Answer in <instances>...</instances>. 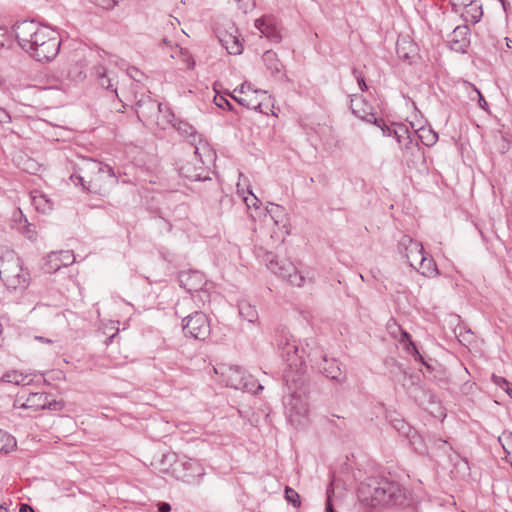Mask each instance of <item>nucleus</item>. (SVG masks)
<instances>
[{
  "label": "nucleus",
  "mask_w": 512,
  "mask_h": 512,
  "mask_svg": "<svg viewBox=\"0 0 512 512\" xmlns=\"http://www.w3.org/2000/svg\"><path fill=\"white\" fill-rule=\"evenodd\" d=\"M70 179L75 185H81L83 190L101 196L108 194L118 183L113 168L94 159H83Z\"/></svg>",
  "instance_id": "obj_1"
},
{
  "label": "nucleus",
  "mask_w": 512,
  "mask_h": 512,
  "mask_svg": "<svg viewBox=\"0 0 512 512\" xmlns=\"http://www.w3.org/2000/svg\"><path fill=\"white\" fill-rule=\"evenodd\" d=\"M358 499L370 506L401 505L405 491L401 485L385 477H368L357 490Z\"/></svg>",
  "instance_id": "obj_2"
},
{
  "label": "nucleus",
  "mask_w": 512,
  "mask_h": 512,
  "mask_svg": "<svg viewBox=\"0 0 512 512\" xmlns=\"http://www.w3.org/2000/svg\"><path fill=\"white\" fill-rule=\"evenodd\" d=\"M275 343L281 358L287 363L291 371L303 374L306 370V349L299 350V345L294 337L286 330L277 331Z\"/></svg>",
  "instance_id": "obj_3"
},
{
  "label": "nucleus",
  "mask_w": 512,
  "mask_h": 512,
  "mask_svg": "<svg viewBox=\"0 0 512 512\" xmlns=\"http://www.w3.org/2000/svg\"><path fill=\"white\" fill-rule=\"evenodd\" d=\"M214 372L220 376V382L227 387L245 392L257 394L263 390V386L250 374H247L241 367L231 364H219L214 367Z\"/></svg>",
  "instance_id": "obj_4"
},
{
  "label": "nucleus",
  "mask_w": 512,
  "mask_h": 512,
  "mask_svg": "<svg viewBox=\"0 0 512 512\" xmlns=\"http://www.w3.org/2000/svg\"><path fill=\"white\" fill-rule=\"evenodd\" d=\"M60 44L58 32L47 25H42L28 54L38 62H49L58 55Z\"/></svg>",
  "instance_id": "obj_5"
},
{
  "label": "nucleus",
  "mask_w": 512,
  "mask_h": 512,
  "mask_svg": "<svg viewBox=\"0 0 512 512\" xmlns=\"http://www.w3.org/2000/svg\"><path fill=\"white\" fill-rule=\"evenodd\" d=\"M196 163L186 162L179 168V174L191 181L209 180V172L206 165L214 160V154L206 143L200 141V146L194 147Z\"/></svg>",
  "instance_id": "obj_6"
},
{
  "label": "nucleus",
  "mask_w": 512,
  "mask_h": 512,
  "mask_svg": "<svg viewBox=\"0 0 512 512\" xmlns=\"http://www.w3.org/2000/svg\"><path fill=\"white\" fill-rule=\"evenodd\" d=\"M0 278L9 289L27 286L21 259L13 251H6L0 257Z\"/></svg>",
  "instance_id": "obj_7"
},
{
  "label": "nucleus",
  "mask_w": 512,
  "mask_h": 512,
  "mask_svg": "<svg viewBox=\"0 0 512 512\" xmlns=\"http://www.w3.org/2000/svg\"><path fill=\"white\" fill-rule=\"evenodd\" d=\"M264 261L267 268L275 275L287 280L291 285L300 287L305 278L296 270L294 264L288 260H279L276 255L269 252L265 255Z\"/></svg>",
  "instance_id": "obj_8"
},
{
  "label": "nucleus",
  "mask_w": 512,
  "mask_h": 512,
  "mask_svg": "<svg viewBox=\"0 0 512 512\" xmlns=\"http://www.w3.org/2000/svg\"><path fill=\"white\" fill-rule=\"evenodd\" d=\"M41 27L42 24L33 20L18 21L12 26V34L15 40L27 54L36 41Z\"/></svg>",
  "instance_id": "obj_9"
},
{
  "label": "nucleus",
  "mask_w": 512,
  "mask_h": 512,
  "mask_svg": "<svg viewBox=\"0 0 512 512\" xmlns=\"http://www.w3.org/2000/svg\"><path fill=\"white\" fill-rule=\"evenodd\" d=\"M284 405L289 422L295 427L303 425L309 411L306 396L294 392L284 401Z\"/></svg>",
  "instance_id": "obj_10"
},
{
  "label": "nucleus",
  "mask_w": 512,
  "mask_h": 512,
  "mask_svg": "<svg viewBox=\"0 0 512 512\" xmlns=\"http://www.w3.org/2000/svg\"><path fill=\"white\" fill-rule=\"evenodd\" d=\"M182 330L186 337L205 340L210 334V323L203 312L196 311L183 319Z\"/></svg>",
  "instance_id": "obj_11"
},
{
  "label": "nucleus",
  "mask_w": 512,
  "mask_h": 512,
  "mask_svg": "<svg viewBox=\"0 0 512 512\" xmlns=\"http://www.w3.org/2000/svg\"><path fill=\"white\" fill-rule=\"evenodd\" d=\"M352 113L369 123H374L381 128L385 136H390V127H388L383 119H378L373 113V108L361 96L353 95L350 101Z\"/></svg>",
  "instance_id": "obj_12"
},
{
  "label": "nucleus",
  "mask_w": 512,
  "mask_h": 512,
  "mask_svg": "<svg viewBox=\"0 0 512 512\" xmlns=\"http://www.w3.org/2000/svg\"><path fill=\"white\" fill-rule=\"evenodd\" d=\"M392 133L400 144L404 157H407L408 155L412 157L423 156V152L421 151L418 141L411 137L406 125L394 124L393 128H390V135H392Z\"/></svg>",
  "instance_id": "obj_13"
},
{
  "label": "nucleus",
  "mask_w": 512,
  "mask_h": 512,
  "mask_svg": "<svg viewBox=\"0 0 512 512\" xmlns=\"http://www.w3.org/2000/svg\"><path fill=\"white\" fill-rule=\"evenodd\" d=\"M64 407L62 401L56 400L51 394L45 392L30 393L21 408L38 410L60 411Z\"/></svg>",
  "instance_id": "obj_14"
},
{
  "label": "nucleus",
  "mask_w": 512,
  "mask_h": 512,
  "mask_svg": "<svg viewBox=\"0 0 512 512\" xmlns=\"http://www.w3.org/2000/svg\"><path fill=\"white\" fill-rule=\"evenodd\" d=\"M398 251L413 268H417L418 260L423 261L424 249L422 244L408 235H403L398 241Z\"/></svg>",
  "instance_id": "obj_15"
},
{
  "label": "nucleus",
  "mask_w": 512,
  "mask_h": 512,
  "mask_svg": "<svg viewBox=\"0 0 512 512\" xmlns=\"http://www.w3.org/2000/svg\"><path fill=\"white\" fill-rule=\"evenodd\" d=\"M174 472L177 478L187 483H194L204 475V469L195 459H187L176 463Z\"/></svg>",
  "instance_id": "obj_16"
},
{
  "label": "nucleus",
  "mask_w": 512,
  "mask_h": 512,
  "mask_svg": "<svg viewBox=\"0 0 512 512\" xmlns=\"http://www.w3.org/2000/svg\"><path fill=\"white\" fill-rule=\"evenodd\" d=\"M255 28L259 30L262 36H265L272 42H280L282 39L277 21L272 16H264L255 20Z\"/></svg>",
  "instance_id": "obj_17"
},
{
  "label": "nucleus",
  "mask_w": 512,
  "mask_h": 512,
  "mask_svg": "<svg viewBox=\"0 0 512 512\" xmlns=\"http://www.w3.org/2000/svg\"><path fill=\"white\" fill-rule=\"evenodd\" d=\"M470 29L467 25H460L454 28L450 34L449 47L458 53H465L470 44Z\"/></svg>",
  "instance_id": "obj_18"
},
{
  "label": "nucleus",
  "mask_w": 512,
  "mask_h": 512,
  "mask_svg": "<svg viewBox=\"0 0 512 512\" xmlns=\"http://www.w3.org/2000/svg\"><path fill=\"white\" fill-rule=\"evenodd\" d=\"M75 261V256L71 251L52 252L48 255L46 271L51 273L68 266Z\"/></svg>",
  "instance_id": "obj_19"
},
{
  "label": "nucleus",
  "mask_w": 512,
  "mask_h": 512,
  "mask_svg": "<svg viewBox=\"0 0 512 512\" xmlns=\"http://www.w3.org/2000/svg\"><path fill=\"white\" fill-rule=\"evenodd\" d=\"M164 117L167 119V123L171 124L181 135L191 137V145L194 147L196 146L194 143L196 141L197 135L193 126L185 121L177 119L175 115L167 108H165Z\"/></svg>",
  "instance_id": "obj_20"
},
{
  "label": "nucleus",
  "mask_w": 512,
  "mask_h": 512,
  "mask_svg": "<svg viewBox=\"0 0 512 512\" xmlns=\"http://www.w3.org/2000/svg\"><path fill=\"white\" fill-rule=\"evenodd\" d=\"M321 363L318 364V368L321 370V372L327 377L332 380H335L339 383L344 382L345 375L341 371V368L339 366V363L336 360H328L326 356H321Z\"/></svg>",
  "instance_id": "obj_21"
},
{
  "label": "nucleus",
  "mask_w": 512,
  "mask_h": 512,
  "mask_svg": "<svg viewBox=\"0 0 512 512\" xmlns=\"http://www.w3.org/2000/svg\"><path fill=\"white\" fill-rule=\"evenodd\" d=\"M219 41L222 46L231 55H239L242 53L243 46L239 37L233 32H226L223 35H219Z\"/></svg>",
  "instance_id": "obj_22"
},
{
  "label": "nucleus",
  "mask_w": 512,
  "mask_h": 512,
  "mask_svg": "<svg viewBox=\"0 0 512 512\" xmlns=\"http://www.w3.org/2000/svg\"><path fill=\"white\" fill-rule=\"evenodd\" d=\"M180 283L187 291H198L204 283L203 276L196 271L185 272L180 275Z\"/></svg>",
  "instance_id": "obj_23"
},
{
  "label": "nucleus",
  "mask_w": 512,
  "mask_h": 512,
  "mask_svg": "<svg viewBox=\"0 0 512 512\" xmlns=\"http://www.w3.org/2000/svg\"><path fill=\"white\" fill-rule=\"evenodd\" d=\"M262 60L266 69L272 75L282 74L284 66L282 62L279 60L278 55L274 51L267 50L266 52H264Z\"/></svg>",
  "instance_id": "obj_24"
},
{
  "label": "nucleus",
  "mask_w": 512,
  "mask_h": 512,
  "mask_svg": "<svg viewBox=\"0 0 512 512\" xmlns=\"http://www.w3.org/2000/svg\"><path fill=\"white\" fill-rule=\"evenodd\" d=\"M410 445L420 455H426L429 453V441L420 435L417 431L413 430L410 434H407Z\"/></svg>",
  "instance_id": "obj_25"
},
{
  "label": "nucleus",
  "mask_w": 512,
  "mask_h": 512,
  "mask_svg": "<svg viewBox=\"0 0 512 512\" xmlns=\"http://www.w3.org/2000/svg\"><path fill=\"white\" fill-rule=\"evenodd\" d=\"M92 74L97 78L99 84L106 90H111L117 93L113 84V78L107 74V69L102 65H96L92 69Z\"/></svg>",
  "instance_id": "obj_26"
},
{
  "label": "nucleus",
  "mask_w": 512,
  "mask_h": 512,
  "mask_svg": "<svg viewBox=\"0 0 512 512\" xmlns=\"http://www.w3.org/2000/svg\"><path fill=\"white\" fill-rule=\"evenodd\" d=\"M239 315L249 323H255L258 320V311L254 305L246 300L238 303Z\"/></svg>",
  "instance_id": "obj_27"
},
{
  "label": "nucleus",
  "mask_w": 512,
  "mask_h": 512,
  "mask_svg": "<svg viewBox=\"0 0 512 512\" xmlns=\"http://www.w3.org/2000/svg\"><path fill=\"white\" fill-rule=\"evenodd\" d=\"M254 93H257V91H254ZM243 96H237L236 93H230L229 96L234 99L236 102H238L240 105L248 108L253 109L255 111H262L261 110V102H257L254 99L253 92L251 93H245L242 94Z\"/></svg>",
  "instance_id": "obj_28"
},
{
  "label": "nucleus",
  "mask_w": 512,
  "mask_h": 512,
  "mask_svg": "<svg viewBox=\"0 0 512 512\" xmlns=\"http://www.w3.org/2000/svg\"><path fill=\"white\" fill-rule=\"evenodd\" d=\"M415 133L422 144L427 147L433 146L438 140V134L430 127H419Z\"/></svg>",
  "instance_id": "obj_29"
},
{
  "label": "nucleus",
  "mask_w": 512,
  "mask_h": 512,
  "mask_svg": "<svg viewBox=\"0 0 512 512\" xmlns=\"http://www.w3.org/2000/svg\"><path fill=\"white\" fill-rule=\"evenodd\" d=\"M416 269L426 277H432L438 274L435 261L432 258H427L425 253L423 254V261L418 260Z\"/></svg>",
  "instance_id": "obj_30"
},
{
  "label": "nucleus",
  "mask_w": 512,
  "mask_h": 512,
  "mask_svg": "<svg viewBox=\"0 0 512 512\" xmlns=\"http://www.w3.org/2000/svg\"><path fill=\"white\" fill-rule=\"evenodd\" d=\"M17 447V441L14 436L0 429V453H10Z\"/></svg>",
  "instance_id": "obj_31"
},
{
  "label": "nucleus",
  "mask_w": 512,
  "mask_h": 512,
  "mask_svg": "<svg viewBox=\"0 0 512 512\" xmlns=\"http://www.w3.org/2000/svg\"><path fill=\"white\" fill-rule=\"evenodd\" d=\"M266 216H269L275 225H279L283 222L285 212L280 205L269 203L266 207Z\"/></svg>",
  "instance_id": "obj_32"
},
{
  "label": "nucleus",
  "mask_w": 512,
  "mask_h": 512,
  "mask_svg": "<svg viewBox=\"0 0 512 512\" xmlns=\"http://www.w3.org/2000/svg\"><path fill=\"white\" fill-rule=\"evenodd\" d=\"M28 376L24 375L23 373L13 370L6 372L2 377L1 380L5 383H12L15 385H26L29 383L27 381Z\"/></svg>",
  "instance_id": "obj_33"
},
{
  "label": "nucleus",
  "mask_w": 512,
  "mask_h": 512,
  "mask_svg": "<svg viewBox=\"0 0 512 512\" xmlns=\"http://www.w3.org/2000/svg\"><path fill=\"white\" fill-rule=\"evenodd\" d=\"M401 342L405 350L414 357L415 361L422 360V354L418 351L415 343L411 340V336L406 331H402Z\"/></svg>",
  "instance_id": "obj_34"
},
{
  "label": "nucleus",
  "mask_w": 512,
  "mask_h": 512,
  "mask_svg": "<svg viewBox=\"0 0 512 512\" xmlns=\"http://www.w3.org/2000/svg\"><path fill=\"white\" fill-rule=\"evenodd\" d=\"M32 203L38 211L46 212L51 209V203L43 194L33 195Z\"/></svg>",
  "instance_id": "obj_35"
},
{
  "label": "nucleus",
  "mask_w": 512,
  "mask_h": 512,
  "mask_svg": "<svg viewBox=\"0 0 512 512\" xmlns=\"http://www.w3.org/2000/svg\"><path fill=\"white\" fill-rule=\"evenodd\" d=\"M493 383L503 389L512 398V383L502 376L492 375Z\"/></svg>",
  "instance_id": "obj_36"
},
{
  "label": "nucleus",
  "mask_w": 512,
  "mask_h": 512,
  "mask_svg": "<svg viewBox=\"0 0 512 512\" xmlns=\"http://www.w3.org/2000/svg\"><path fill=\"white\" fill-rule=\"evenodd\" d=\"M285 499L288 503L292 504L293 507L297 508L300 506V496L299 494L292 488L286 486L285 488Z\"/></svg>",
  "instance_id": "obj_37"
},
{
  "label": "nucleus",
  "mask_w": 512,
  "mask_h": 512,
  "mask_svg": "<svg viewBox=\"0 0 512 512\" xmlns=\"http://www.w3.org/2000/svg\"><path fill=\"white\" fill-rule=\"evenodd\" d=\"M12 45V36L6 26H0V47L9 48Z\"/></svg>",
  "instance_id": "obj_38"
},
{
  "label": "nucleus",
  "mask_w": 512,
  "mask_h": 512,
  "mask_svg": "<svg viewBox=\"0 0 512 512\" xmlns=\"http://www.w3.org/2000/svg\"><path fill=\"white\" fill-rule=\"evenodd\" d=\"M418 362H420L424 367V369L421 368L420 371L425 377H430V375L436 370L435 364H437V362L433 361L432 359L426 360L422 356V360H418Z\"/></svg>",
  "instance_id": "obj_39"
},
{
  "label": "nucleus",
  "mask_w": 512,
  "mask_h": 512,
  "mask_svg": "<svg viewBox=\"0 0 512 512\" xmlns=\"http://www.w3.org/2000/svg\"><path fill=\"white\" fill-rule=\"evenodd\" d=\"M428 441H429V450L431 448H437V449H443V450L445 448L451 449V447L449 446L447 441H445V440H443L441 438L429 437Z\"/></svg>",
  "instance_id": "obj_40"
},
{
  "label": "nucleus",
  "mask_w": 512,
  "mask_h": 512,
  "mask_svg": "<svg viewBox=\"0 0 512 512\" xmlns=\"http://www.w3.org/2000/svg\"><path fill=\"white\" fill-rule=\"evenodd\" d=\"M96 5L102 7L106 10H111L115 8L116 6L120 5L121 2H124L125 0H93Z\"/></svg>",
  "instance_id": "obj_41"
},
{
  "label": "nucleus",
  "mask_w": 512,
  "mask_h": 512,
  "mask_svg": "<svg viewBox=\"0 0 512 512\" xmlns=\"http://www.w3.org/2000/svg\"><path fill=\"white\" fill-rule=\"evenodd\" d=\"M214 103L217 107H219L221 109L232 110V108H233L230 101L226 98V96H223V95H219V94L215 95Z\"/></svg>",
  "instance_id": "obj_42"
},
{
  "label": "nucleus",
  "mask_w": 512,
  "mask_h": 512,
  "mask_svg": "<svg viewBox=\"0 0 512 512\" xmlns=\"http://www.w3.org/2000/svg\"><path fill=\"white\" fill-rule=\"evenodd\" d=\"M504 443H502L503 449L506 452L507 460L512 457V433L504 434Z\"/></svg>",
  "instance_id": "obj_43"
},
{
  "label": "nucleus",
  "mask_w": 512,
  "mask_h": 512,
  "mask_svg": "<svg viewBox=\"0 0 512 512\" xmlns=\"http://www.w3.org/2000/svg\"><path fill=\"white\" fill-rule=\"evenodd\" d=\"M250 197H244V202L246 203L248 208L254 207L256 209L259 208L261 201L252 193V191H249Z\"/></svg>",
  "instance_id": "obj_44"
},
{
  "label": "nucleus",
  "mask_w": 512,
  "mask_h": 512,
  "mask_svg": "<svg viewBox=\"0 0 512 512\" xmlns=\"http://www.w3.org/2000/svg\"><path fill=\"white\" fill-rule=\"evenodd\" d=\"M127 74L129 75L130 78H132L134 81L136 82H141L142 81V78H143V73L140 72L137 68L135 67H130L127 69Z\"/></svg>",
  "instance_id": "obj_45"
},
{
  "label": "nucleus",
  "mask_w": 512,
  "mask_h": 512,
  "mask_svg": "<svg viewBox=\"0 0 512 512\" xmlns=\"http://www.w3.org/2000/svg\"><path fill=\"white\" fill-rule=\"evenodd\" d=\"M352 73H353L354 77L356 78V80L358 82L360 90L361 91L367 90L366 82L364 80V77L361 75V73L358 72L357 69H353Z\"/></svg>",
  "instance_id": "obj_46"
},
{
  "label": "nucleus",
  "mask_w": 512,
  "mask_h": 512,
  "mask_svg": "<svg viewBox=\"0 0 512 512\" xmlns=\"http://www.w3.org/2000/svg\"><path fill=\"white\" fill-rule=\"evenodd\" d=\"M12 121V118L9 114V112L4 109L3 107H0V124L4 125V124H9L11 123Z\"/></svg>",
  "instance_id": "obj_47"
},
{
  "label": "nucleus",
  "mask_w": 512,
  "mask_h": 512,
  "mask_svg": "<svg viewBox=\"0 0 512 512\" xmlns=\"http://www.w3.org/2000/svg\"><path fill=\"white\" fill-rule=\"evenodd\" d=\"M25 234V236L30 240V241H35L36 240V231L34 229V226L31 225V224H27L25 226V230L23 232Z\"/></svg>",
  "instance_id": "obj_48"
},
{
  "label": "nucleus",
  "mask_w": 512,
  "mask_h": 512,
  "mask_svg": "<svg viewBox=\"0 0 512 512\" xmlns=\"http://www.w3.org/2000/svg\"><path fill=\"white\" fill-rule=\"evenodd\" d=\"M395 428L404 433L406 436L408 433L410 434L413 431L412 428L404 421H398V423L395 424Z\"/></svg>",
  "instance_id": "obj_49"
},
{
  "label": "nucleus",
  "mask_w": 512,
  "mask_h": 512,
  "mask_svg": "<svg viewBox=\"0 0 512 512\" xmlns=\"http://www.w3.org/2000/svg\"><path fill=\"white\" fill-rule=\"evenodd\" d=\"M326 512H334L331 505V488L327 489Z\"/></svg>",
  "instance_id": "obj_50"
},
{
  "label": "nucleus",
  "mask_w": 512,
  "mask_h": 512,
  "mask_svg": "<svg viewBox=\"0 0 512 512\" xmlns=\"http://www.w3.org/2000/svg\"><path fill=\"white\" fill-rule=\"evenodd\" d=\"M171 505L167 502H160L158 505V511L159 512H170Z\"/></svg>",
  "instance_id": "obj_51"
},
{
  "label": "nucleus",
  "mask_w": 512,
  "mask_h": 512,
  "mask_svg": "<svg viewBox=\"0 0 512 512\" xmlns=\"http://www.w3.org/2000/svg\"><path fill=\"white\" fill-rule=\"evenodd\" d=\"M249 91H250V84L244 83L240 86L239 89H235L233 92L234 93L239 92L240 94H245V93H249Z\"/></svg>",
  "instance_id": "obj_52"
},
{
  "label": "nucleus",
  "mask_w": 512,
  "mask_h": 512,
  "mask_svg": "<svg viewBox=\"0 0 512 512\" xmlns=\"http://www.w3.org/2000/svg\"><path fill=\"white\" fill-rule=\"evenodd\" d=\"M476 92H477V95H478V98H479V105H480V107L483 108L484 110H486L487 107H488L487 101L484 99V97L482 96V94L478 90H476Z\"/></svg>",
  "instance_id": "obj_53"
},
{
  "label": "nucleus",
  "mask_w": 512,
  "mask_h": 512,
  "mask_svg": "<svg viewBox=\"0 0 512 512\" xmlns=\"http://www.w3.org/2000/svg\"><path fill=\"white\" fill-rule=\"evenodd\" d=\"M19 512H35L34 509L27 503L20 505Z\"/></svg>",
  "instance_id": "obj_54"
},
{
  "label": "nucleus",
  "mask_w": 512,
  "mask_h": 512,
  "mask_svg": "<svg viewBox=\"0 0 512 512\" xmlns=\"http://www.w3.org/2000/svg\"><path fill=\"white\" fill-rule=\"evenodd\" d=\"M36 165L37 164L34 161L28 160L27 166H25L23 169L32 172L35 169Z\"/></svg>",
  "instance_id": "obj_55"
},
{
  "label": "nucleus",
  "mask_w": 512,
  "mask_h": 512,
  "mask_svg": "<svg viewBox=\"0 0 512 512\" xmlns=\"http://www.w3.org/2000/svg\"><path fill=\"white\" fill-rule=\"evenodd\" d=\"M315 355H316V352H313V354H312L311 351H309V352L306 351V354L304 356H305V359L308 358L310 362H314L316 360Z\"/></svg>",
  "instance_id": "obj_56"
},
{
  "label": "nucleus",
  "mask_w": 512,
  "mask_h": 512,
  "mask_svg": "<svg viewBox=\"0 0 512 512\" xmlns=\"http://www.w3.org/2000/svg\"><path fill=\"white\" fill-rule=\"evenodd\" d=\"M398 55L402 59H409V52L407 51H397Z\"/></svg>",
  "instance_id": "obj_57"
},
{
  "label": "nucleus",
  "mask_w": 512,
  "mask_h": 512,
  "mask_svg": "<svg viewBox=\"0 0 512 512\" xmlns=\"http://www.w3.org/2000/svg\"><path fill=\"white\" fill-rule=\"evenodd\" d=\"M35 339L46 342V343H52V340L44 338V337H40V336H36Z\"/></svg>",
  "instance_id": "obj_58"
},
{
  "label": "nucleus",
  "mask_w": 512,
  "mask_h": 512,
  "mask_svg": "<svg viewBox=\"0 0 512 512\" xmlns=\"http://www.w3.org/2000/svg\"><path fill=\"white\" fill-rule=\"evenodd\" d=\"M157 108H158V112H159V113H163V111H164V106H163V104H162V103H158Z\"/></svg>",
  "instance_id": "obj_59"
},
{
  "label": "nucleus",
  "mask_w": 512,
  "mask_h": 512,
  "mask_svg": "<svg viewBox=\"0 0 512 512\" xmlns=\"http://www.w3.org/2000/svg\"><path fill=\"white\" fill-rule=\"evenodd\" d=\"M503 6V9L506 11L507 10V3L505 2V0H499Z\"/></svg>",
  "instance_id": "obj_60"
},
{
  "label": "nucleus",
  "mask_w": 512,
  "mask_h": 512,
  "mask_svg": "<svg viewBox=\"0 0 512 512\" xmlns=\"http://www.w3.org/2000/svg\"><path fill=\"white\" fill-rule=\"evenodd\" d=\"M138 118L141 120L142 115H144L143 111H137Z\"/></svg>",
  "instance_id": "obj_61"
},
{
  "label": "nucleus",
  "mask_w": 512,
  "mask_h": 512,
  "mask_svg": "<svg viewBox=\"0 0 512 512\" xmlns=\"http://www.w3.org/2000/svg\"><path fill=\"white\" fill-rule=\"evenodd\" d=\"M114 336H115V335H112V336L108 339L107 344H109V343L112 341V339L114 338Z\"/></svg>",
  "instance_id": "obj_62"
},
{
  "label": "nucleus",
  "mask_w": 512,
  "mask_h": 512,
  "mask_svg": "<svg viewBox=\"0 0 512 512\" xmlns=\"http://www.w3.org/2000/svg\"><path fill=\"white\" fill-rule=\"evenodd\" d=\"M1 509L6 510V507L2 504V505H0V510H1Z\"/></svg>",
  "instance_id": "obj_63"
}]
</instances>
